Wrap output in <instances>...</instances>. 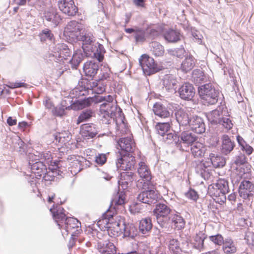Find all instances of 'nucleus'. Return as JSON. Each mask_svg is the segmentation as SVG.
Here are the masks:
<instances>
[{"mask_svg": "<svg viewBox=\"0 0 254 254\" xmlns=\"http://www.w3.org/2000/svg\"><path fill=\"white\" fill-rule=\"evenodd\" d=\"M91 98V102L94 104H102L103 101H107V100L108 101H114V97L112 95H95Z\"/></svg>", "mask_w": 254, "mask_h": 254, "instance_id": "48", "label": "nucleus"}, {"mask_svg": "<svg viewBox=\"0 0 254 254\" xmlns=\"http://www.w3.org/2000/svg\"><path fill=\"white\" fill-rule=\"evenodd\" d=\"M138 61L145 75L149 76L162 70L161 66L158 65L152 58L146 54L142 55Z\"/></svg>", "mask_w": 254, "mask_h": 254, "instance_id": "7", "label": "nucleus"}, {"mask_svg": "<svg viewBox=\"0 0 254 254\" xmlns=\"http://www.w3.org/2000/svg\"><path fill=\"white\" fill-rule=\"evenodd\" d=\"M12 146L14 149L18 151H21L24 146V142L18 136L11 138Z\"/></svg>", "mask_w": 254, "mask_h": 254, "instance_id": "51", "label": "nucleus"}, {"mask_svg": "<svg viewBox=\"0 0 254 254\" xmlns=\"http://www.w3.org/2000/svg\"><path fill=\"white\" fill-rule=\"evenodd\" d=\"M239 196L244 199L250 200L254 196V184L248 180H243L238 189Z\"/></svg>", "mask_w": 254, "mask_h": 254, "instance_id": "12", "label": "nucleus"}, {"mask_svg": "<svg viewBox=\"0 0 254 254\" xmlns=\"http://www.w3.org/2000/svg\"><path fill=\"white\" fill-rule=\"evenodd\" d=\"M97 247L102 254H116V248L109 240H101L98 242Z\"/></svg>", "mask_w": 254, "mask_h": 254, "instance_id": "25", "label": "nucleus"}, {"mask_svg": "<svg viewBox=\"0 0 254 254\" xmlns=\"http://www.w3.org/2000/svg\"><path fill=\"white\" fill-rule=\"evenodd\" d=\"M200 98L205 104L214 105L219 100L221 92L210 83L204 84L198 87Z\"/></svg>", "mask_w": 254, "mask_h": 254, "instance_id": "3", "label": "nucleus"}, {"mask_svg": "<svg viewBox=\"0 0 254 254\" xmlns=\"http://www.w3.org/2000/svg\"><path fill=\"white\" fill-rule=\"evenodd\" d=\"M81 41L83 42V45H91L92 43L93 42L94 40V37L93 35L90 33H86L82 34L79 36L78 38L77 41Z\"/></svg>", "mask_w": 254, "mask_h": 254, "instance_id": "49", "label": "nucleus"}, {"mask_svg": "<svg viewBox=\"0 0 254 254\" xmlns=\"http://www.w3.org/2000/svg\"><path fill=\"white\" fill-rule=\"evenodd\" d=\"M171 221L178 230L183 229L185 225V221L181 214L174 210L170 215Z\"/></svg>", "mask_w": 254, "mask_h": 254, "instance_id": "30", "label": "nucleus"}, {"mask_svg": "<svg viewBox=\"0 0 254 254\" xmlns=\"http://www.w3.org/2000/svg\"><path fill=\"white\" fill-rule=\"evenodd\" d=\"M78 109H83L88 107L92 105L91 98H84L83 99H78L75 101Z\"/></svg>", "mask_w": 254, "mask_h": 254, "instance_id": "53", "label": "nucleus"}, {"mask_svg": "<svg viewBox=\"0 0 254 254\" xmlns=\"http://www.w3.org/2000/svg\"><path fill=\"white\" fill-rule=\"evenodd\" d=\"M107 161L106 155L105 154H99L95 159V162L99 165H102Z\"/></svg>", "mask_w": 254, "mask_h": 254, "instance_id": "63", "label": "nucleus"}, {"mask_svg": "<svg viewBox=\"0 0 254 254\" xmlns=\"http://www.w3.org/2000/svg\"><path fill=\"white\" fill-rule=\"evenodd\" d=\"M56 143L65 144L68 142L71 138V134L68 131L61 132H56L54 134Z\"/></svg>", "mask_w": 254, "mask_h": 254, "instance_id": "38", "label": "nucleus"}, {"mask_svg": "<svg viewBox=\"0 0 254 254\" xmlns=\"http://www.w3.org/2000/svg\"><path fill=\"white\" fill-rule=\"evenodd\" d=\"M173 211L167 205L163 203L157 204L153 211L156 217L159 216L169 215Z\"/></svg>", "mask_w": 254, "mask_h": 254, "instance_id": "36", "label": "nucleus"}, {"mask_svg": "<svg viewBox=\"0 0 254 254\" xmlns=\"http://www.w3.org/2000/svg\"><path fill=\"white\" fill-rule=\"evenodd\" d=\"M45 18L52 22L55 26H57L60 22L61 18L58 14L56 9L51 8L45 13Z\"/></svg>", "mask_w": 254, "mask_h": 254, "instance_id": "35", "label": "nucleus"}, {"mask_svg": "<svg viewBox=\"0 0 254 254\" xmlns=\"http://www.w3.org/2000/svg\"><path fill=\"white\" fill-rule=\"evenodd\" d=\"M94 114V111L91 109H86L82 111L80 113L77 120V124L86 122L90 119Z\"/></svg>", "mask_w": 254, "mask_h": 254, "instance_id": "45", "label": "nucleus"}, {"mask_svg": "<svg viewBox=\"0 0 254 254\" xmlns=\"http://www.w3.org/2000/svg\"><path fill=\"white\" fill-rule=\"evenodd\" d=\"M162 82L167 90H171L175 89L177 81L173 75L166 74L164 76Z\"/></svg>", "mask_w": 254, "mask_h": 254, "instance_id": "39", "label": "nucleus"}, {"mask_svg": "<svg viewBox=\"0 0 254 254\" xmlns=\"http://www.w3.org/2000/svg\"><path fill=\"white\" fill-rule=\"evenodd\" d=\"M224 253L226 254H234L236 252L237 248L233 240L228 238L225 239L222 247Z\"/></svg>", "mask_w": 254, "mask_h": 254, "instance_id": "41", "label": "nucleus"}, {"mask_svg": "<svg viewBox=\"0 0 254 254\" xmlns=\"http://www.w3.org/2000/svg\"><path fill=\"white\" fill-rule=\"evenodd\" d=\"M87 92V90L83 89L82 87L76 88L73 90V94L76 98H79L81 96H85Z\"/></svg>", "mask_w": 254, "mask_h": 254, "instance_id": "60", "label": "nucleus"}, {"mask_svg": "<svg viewBox=\"0 0 254 254\" xmlns=\"http://www.w3.org/2000/svg\"><path fill=\"white\" fill-rule=\"evenodd\" d=\"M136 181V175L131 171L122 172L120 174V179L119 185L123 190L133 185L134 181Z\"/></svg>", "mask_w": 254, "mask_h": 254, "instance_id": "18", "label": "nucleus"}, {"mask_svg": "<svg viewBox=\"0 0 254 254\" xmlns=\"http://www.w3.org/2000/svg\"><path fill=\"white\" fill-rule=\"evenodd\" d=\"M221 145L220 152L224 155H228L234 150L236 144L230 136L226 134H223L220 137Z\"/></svg>", "mask_w": 254, "mask_h": 254, "instance_id": "15", "label": "nucleus"}, {"mask_svg": "<svg viewBox=\"0 0 254 254\" xmlns=\"http://www.w3.org/2000/svg\"><path fill=\"white\" fill-rule=\"evenodd\" d=\"M189 126L191 129L198 134H201L205 131V126L203 119L197 116H192Z\"/></svg>", "mask_w": 254, "mask_h": 254, "instance_id": "24", "label": "nucleus"}, {"mask_svg": "<svg viewBox=\"0 0 254 254\" xmlns=\"http://www.w3.org/2000/svg\"><path fill=\"white\" fill-rule=\"evenodd\" d=\"M102 221L106 224V228L107 229L109 233H110V232H112V231H113L114 233H116V234L113 233L114 235H117L119 231L122 230V228L121 227V222L117 221L114 222L113 217L108 219H104Z\"/></svg>", "mask_w": 254, "mask_h": 254, "instance_id": "31", "label": "nucleus"}, {"mask_svg": "<svg viewBox=\"0 0 254 254\" xmlns=\"http://www.w3.org/2000/svg\"><path fill=\"white\" fill-rule=\"evenodd\" d=\"M163 140L166 142L167 143H174L176 146V142L179 138V136L177 135L174 133H167L163 136H162Z\"/></svg>", "mask_w": 254, "mask_h": 254, "instance_id": "54", "label": "nucleus"}, {"mask_svg": "<svg viewBox=\"0 0 254 254\" xmlns=\"http://www.w3.org/2000/svg\"><path fill=\"white\" fill-rule=\"evenodd\" d=\"M168 51L170 55L179 58L188 56L185 49H169Z\"/></svg>", "mask_w": 254, "mask_h": 254, "instance_id": "52", "label": "nucleus"}, {"mask_svg": "<svg viewBox=\"0 0 254 254\" xmlns=\"http://www.w3.org/2000/svg\"><path fill=\"white\" fill-rule=\"evenodd\" d=\"M101 62L91 60L86 62L83 66V71L86 76L93 79L97 73Z\"/></svg>", "mask_w": 254, "mask_h": 254, "instance_id": "21", "label": "nucleus"}, {"mask_svg": "<svg viewBox=\"0 0 254 254\" xmlns=\"http://www.w3.org/2000/svg\"><path fill=\"white\" fill-rule=\"evenodd\" d=\"M148 36V32H145L141 28H138L134 35L136 43H143L146 41Z\"/></svg>", "mask_w": 254, "mask_h": 254, "instance_id": "50", "label": "nucleus"}, {"mask_svg": "<svg viewBox=\"0 0 254 254\" xmlns=\"http://www.w3.org/2000/svg\"><path fill=\"white\" fill-rule=\"evenodd\" d=\"M246 162V157L243 153H239L236 156L234 163L237 166L244 164Z\"/></svg>", "mask_w": 254, "mask_h": 254, "instance_id": "57", "label": "nucleus"}, {"mask_svg": "<svg viewBox=\"0 0 254 254\" xmlns=\"http://www.w3.org/2000/svg\"><path fill=\"white\" fill-rule=\"evenodd\" d=\"M206 235L202 232H199L194 237L192 241L189 243L188 241L182 242L184 252L195 254L201 252L204 247V241Z\"/></svg>", "mask_w": 254, "mask_h": 254, "instance_id": "5", "label": "nucleus"}, {"mask_svg": "<svg viewBox=\"0 0 254 254\" xmlns=\"http://www.w3.org/2000/svg\"><path fill=\"white\" fill-rule=\"evenodd\" d=\"M50 210L59 228L64 229L67 234H70L71 236H78L81 233L80 222L75 218L66 217L63 207L59 206L56 210L51 208Z\"/></svg>", "mask_w": 254, "mask_h": 254, "instance_id": "1", "label": "nucleus"}, {"mask_svg": "<svg viewBox=\"0 0 254 254\" xmlns=\"http://www.w3.org/2000/svg\"><path fill=\"white\" fill-rule=\"evenodd\" d=\"M143 189L144 190L138 194L137 200L142 203L151 204L154 203L157 200V194L156 192L152 189Z\"/></svg>", "mask_w": 254, "mask_h": 254, "instance_id": "14", "label": "nucleus"}, {"mask_svg": "<svg viewBox=\"0 0 254 254\" xmlns=\"http://www.w3.org/2000/svg\"><path fill=\"white\" fill-rule=\"evenodd\" d=\"M153 110L155 115L161 118H167L171 115V112L167 108L159 103L154 105Z\"/></svg>", "mask_w": 254, "mask_h": 254, "instance_id": "33", "label": "nucleus"}, {"mask_svg": "<svg viewBox=\"0 0 254 254\" xmlns=\"http://www.w3.org/2000/svg\"><path fill=\"white\" fill-rule=\"evenodd\" d=\"M99 131L98 127L93 123L85 124L81 126L80 133L86 139L94 138Z\"/></svg>", "mask_w": 254, "mask_h": 254, "instance_id": "17", "label": "nucleus"}, {"mask_svg": "<svg viewBox=\"0 0 254 254\" xmlns=\"http://www.w3.org/2000/svg\"><path fill=\"white\" fill-rule=\"evenodd\" d=\"M60 10L68 16H74L78 11L73 0H60L58 1Z\"/></svg>", "mask_w": 254, "mask_h": 254, "instance_id": "16", "label": "nucleus"}, {"mask_svg": "<svg viewBox=\"0 0 254 254\" xmlns=\"http://www.w3.org/2000/svg\"><path fill=\"white\" fill-rule=\"evenodd\" d=\"M105 49H77V51H80L83 59L84 57H93L99 62H102L104 59Z\"/></svg>", "mask_w": 254, "mask_h": 254, "instance_id": "22", "label": "nucleus"}, {"mask_svg": "<svg viewBox=\"0 0 254 254\" xmlns=\"http://www.w3.org/2000/svg\"><path fill=\"white\" fill-rule=\"evenodd\" d=\"M190 146L191 153L193 157L201 158L204 156L206 149L202 143L196 141Z\"/></svg>", "mask_w": 254, "mask_h": 254, "instance_id": "29", "label": "nucleus"}, {"mask_svg": "<svg viewBox=\"0 0 254 254\" xmlns=\"http://www.w3.org/2000/svg\"><path fill=\"white\" fill-rule=\"evenodd\" d=\"M153 227L151 219L146 217L142 219L139 223V231L143 235H148Z\"/></svg>", "mask_w": 254, "mask_h": 254, "instance_id": "32", "label": "nucleus"}, {"mask_svg": "<svg viewBox=\"0 0 254 254\" xmlns=\"http://www.w3.org/2000/svg\"><path fill=\"white\" fill-rule=\"evenodd\" d=\"M40 41L48 43H54V35L51 31L48 29L43 30L39 35Z\"/></svg>", "mask_w": 254, "mask_h": 254, "instance_id": "42", "label": "nucleus"}, {"mask_svg": "<svg viewBox=\"0 0 254 254\" xmlns=\"http://www.w3.org/2000/svg\"><path fill=\"white\" fill-rule=\"evenodd\" d=\"M157 223L161 228L165 231H168L170 227V221H171L170 214L166 216H159L156 217Z\"/></svg>", "mask_w": 254, "mask_h": 254, "instance_id": "46", "label": "nucleus"}, {"mask_svg": "<svg viewBox=\"0 0 254 254\" xmlns=\"http://www.w3.org/2000/svg\"><path fill=\"white\" fill-rule=\"evenodd\" d=\"M209 159L211 164L215 168H222L226 164L224 157L216 153H211L209 155Z\"/></svg>", "mask_w": 254, "mask_h": 254, "instance_id": "34", "label": "nucleus"}, {"mask_svg": "<svg viewBox=\"0 0 254 254\" xmlns=\"http://www.w3.org/2000/svg\"><path fill=\"white\" fill-rule=\"evenodd\" d=\"M53 172H46L42 176L43 180L45 182L46 181H54L55 178V176L54 175Z\"/></svg>", "mask_w": 254, "mask_h": 254, "instance_id": "64", "label": "nucleus"}, {"mask_svg": "<svg viewBox=\"0 0 254 254\" xmlns=\"http://www.w3.org/2000/svg\"><path fill=\"white\" fill-rule=\"evenodd\" d=\"M106 115H109L114 120H115L117 126H118L119 124H122L123 126H125L124 121V114L122 110L116 103H113L109 110L106 113Z\"/></svg>", "mask_w": 254, "mask_h": 254, "instance_id": "19", "label": "nucleus"}, {"mask_svg": "<svg viewBox=\"0 0 254 254\" xmlns=\"http://www.w3.org/2000/svg\"><path fill=\"white\" fill-rule=\"evenodd\" d=\"M179 93L182 99L190 101L195 95V89L192 84L186 82L179 88Z\"/></svg>", "mask_w": 254, "mask_h": 254, "instance_id": "20", "label": "nucleus"}, {"mask_svg": "<svg viewBox=\"0 0 254 254\" xmlns=\"http://www.w3.org/2000/svg\"><path fill=\"white\" fill-rule=\"evenodd\" d=\"M116 166L118 169L124 171L130 170L134 169L136 161L135 157L128 154H116Z\"/></svg>", "mask_w": 254, "mask_h": 254, "instance_id": "11", "label": "nucleus"}, {"mask_svg": "<svg viewBox=\"0 0 254 254\" xmlns=\"http://www.w3.org/2000/svg\"><path fill=\"white\" fill-rule=\"evenodd\" d=\"M82 29L83 25L81 23L72 20L68 22L65 27L64 35L69 43L75 42L82 34L81 31Z\"/></svg>", "mask_w": 254, "mask_h": 254, "instance_id": "10", "label": "nucleus"}, {"mask_svg": "<svg viewBox=\"0 0 254 254\" xmlns=\"http://www.w3.org/2000/svg\"><path fill=\"white\" fill-rule=\"evenodd\" d=\"M191 35L193 37L194 42L200 44L202 42V39L203 38L202 35L200 34V32L197 30H193L191 31Z\"/></svg>", "mask_w": 254, "mask_h": 254, "instance_id": "61", "label": "nucleus"}, {"mask_svg": "<svg viewBox=\"0 0 254 254\" xmlns=\"http://www.w3.org/2000/svg\"><path fill=\"white\" fill-rule=\"evenodd\" d=\"M65 110L63 106H57L52 110V113L54 116L62 117L64 114Z\"/></svg>", "mask_w": 254, "mask_h": 254, "instance_id": "62", "label": "nucleus"}, {"mask_svg": "<svg viewBox=\"0 0 254 254\" xmlns=\"http://www.w3.org/2000/svg\"><path fill=\"white\" fill-rule=\"evenodd\" d=\"M182 247H181L180 241L174 238L170 239L167 243V247L170 254H182V252H184L183 245L182 244Z\"/></svg>", "mask_w": 254, "mask_h": 254, "instance_id": "27", "label": "nucleus"}, {"mask_svg": "<svg viewBox=\"0 0 254 254\" xmlns=\"http://www.w3.org/2000/svg\"><path fill=\"white\" fill-rule=\"evenodd\" d=\"M164 37L168 42L174 43L180 40V34L177 30L169 29L164 32Z\"/></svg>", "mask_w": 254, "mask_h": 254, "instance_id": "40", "label": "nucleus"}, {"mask_svg": "<svg viewBox=\"0 0 254 254\" xmlns=\"http://www.w3.org/2000/svg\"><path fill=\"white\" fill-rule=\"evenodd\" d=\"M117 143L120 149L116 154L130 155L135 149V143L131 136L121 138Z\"/></svg>", "mask_w": 254, "mask_h": 254, "instance_id": "13", "label": "nucleus"}, {"mask_svg": "<svg viewBox=\"0 0 254 254\" xmlns=\"http://www.w3.org/2000/svg\"><path fill=\"white\" fill-rule=\"evenodd\" d=\"M123 229L124 238L134 239L138 235V230L133 224L123 223Z\"/></svg>", "mask_w": 254, "mask_h": 254, "instance_id": "28", "label": "nucleus"}, {"mask_svg": "<svg viewBox=\"0 0 254 254\" xmlns=\"http://www.w3.org/2000/svg\"><path fill=\"white\" fill-rule=\"evenodd\" d=\"M209 239L216 245L221 246L225 242L223 237L220 234L212 235L209 237Z\"/></svg>", "mask_w": 254, "mask_h": 254, "instance_id": "55", "label": "nucleus"}, {"mask_svg": "<svg viewBox=\"0 0 254 254\" xmlns=\"http://www.w3.org/2000/svg\"><path fill=\"white\" fill-rule=\"evenodd\" d=\"M83 60V56L81 52L76 51L69 61L71 68L73 69H76Z\"/></svg>", "mask_w": 254, "mask_h": 254, "instance_id": "44", "label": "nucleus"}, {"mask_svg": "<svg viewBox=\"0 0 254 254\" xmlns=\"http://www.w3.org/2000/svg\"><path fill=\"white\" fill-rule=\"evenodd\" d=\"M137 172L140 179L135 182L137 188L139 189H148L152 185V176L149 168L144 162H140Z\"/></svg>", "mask_w": 254, "mask_h": 254, "instance_id": "8", "label": "nucleus"}, {"mask_svg": "<svg viewBox=\"0 0 254 254\" xmlns=\"http://www.w3.org/2000/svg\"><path fill=\"white\" fill-rule=\"evenodd\" d=\"M175 116L177 121L180 126L189 125L192 116L189 111L180 109L175 112Z\"/></svg>", "mask_w": 254, "mask_h": 254, "instance_id": "26", "label": "nucleus"}, {"mask_svg": "<svg viewBox=\"0 0 254 254\" xmlns=\"http://www.w3.org/2000/svg\"><path fill=\"white\" fill-rule=\"evenodd\" d=\"M197 137L190 131H183L179 135L176 147L183 151H188L190 146L196 142Z\"/></svg>", "mask_w": 254, "mask_h": 254, "instance_id": "9", "label": "nucleus"}, {"mask_svg": "<svg viewBox=\"0 0 254 254\" xmlns=\"http://www.w3.org/2000/svg\"><path fill=\"white\" fill-rule=\"evenodd\" d=\"M209 122L212 125H222L227 130H230L233 127L232 121L228 116H224L223 111L220 109H215L207 113L206 115Z\"/></svg>", "mask_w": 254, "mask_h": 254, "instance_id": "6", "label": "nucleus"}, {"mask_svg": "<svg viewBox=\"0 0 254 254\" xmlns=\"http://www.w3.org/2000/svg\"><path fill=\"white\" fill-rule=\"evenodd\" d=\"M229 192L228 182L219 179L208 187V192L216 202L222 204L226 200V194Z\"/></svg>", "mask_w": 254, "mask_h": 254, "instance_id": "2", "label": "nucleus"}, {"mask_svg": "<svg viewBox=\"0 0 254 254\" xmlns=\"http://www.w3.org/2000/svg\"><path fill=\"white\" fill-rule=\"evenodd\" d=\"M195 164V171L196 174L205 180L210 178L213 171L211 167L199 161L196 162Z\"/></svg>", "mask_w": 254, "mask_h": 254, "instance_id": "23", "label": "nucleus"}, {"mask_svg": "<svg viewBox=\"0 0 254 254\" xmlns=\"http://www.w3.org/2000/svg\"><path fill=\"white\" fill-rule=\"evenodd\" d=\"M106 100L107 101H103L100 106V112L101 114H105L106 115V113L108 112L111 106L114 103L113 101Z\"/></svg>", "mask_w": 254, "mask_h": 254, "instance_id": "56", "label": "nucleus"}, {"mask_svg": "<svg viewBox=\"0 0 254 254\" xmlns=\"http://www.w3.org/2000/svg\"><path fill=\"white\" fill-rule=\"evenodd\" d=\"M185 195L187 198L194 201H196L198 198L197 192L191 189L186 192Z\"/></svg>", "mask_w": 254, "mask_h": 254, "instance_id": "58", "label": "nucleus"}, {"mask_svg": "<svg viewBox=\"0 0 254 254\" xmlns=\"http://www.w3.org/2000/svg\"><path fill=\"white\" fill-rule=\"evenodd\" d=\"M170 126L168 122L158 123L155 126V129L157 133L163 136L170 130Z\"/></svg>", "mask_w": 254, "mask_h": 254, "instance_id": "47", "label": "nucleus"}, {"mask_svg": "<svg viewBox=\"0 0 254 254\" xmlns=\"http://www.w3.org/2000/svg\"><path fill=\"white\" fill-rule=\"evenodd\" d=\"M51 155L49 153L41 154L40 160H50ZM37 155L31 154L30 155V160L29 161V166L30 168L33 175L35 176V178L40 179L42 178L43 175L47 172L46 166L44 164L42 161L37 160H40L39 158L37 159L36 157Z\"/></svg>", "mask_w": 254, "mask_h": 254, "instance_id": "4", "label": "nucleus"}, {"mask_svg": "<svg viewBox=\"0 0 254 254\" xmlns=\"http://www.w3.org/2000/svg\"><path fill=\"white\" fill-rule=\"evenodd\" d=\"M194 59L191 55L187 56L181 64V68L183 71L187 72L193 67L194 65Z\"/></svg>", "mask_w": 254, "mask_h": 254, "instance_id": "43", "label": "nucleus"}, {"mask_svg": "<svg viewBox=\"0 0 254 254\" xmlns=\"http://www.w3.org/2000/svg\"><path fill=\"white\" fill-rule=\"evenodd\" d=\"M191 80L195 85H199L206 81V77L201 70L196 69L192 71Z\"/></svg>", "mask_w": 254, "mask_h": 254, "instance_id": "37", "label": "nucleus"}, {"mask_svg": "<svg viewBox=\"0 0 254 254\" xmlns=\"http://www.w3.org/2000/svg\"><path fill=\"white\" fill-rule=\"evenodd\" d=\"M245 240L249 245L252 246L254 248V233L251 231L246 233Z\"/></svg>", "mask_w": 254, "mask_h": 254, "instance_id": "59", "label": "nucleus"}]
</instances>
